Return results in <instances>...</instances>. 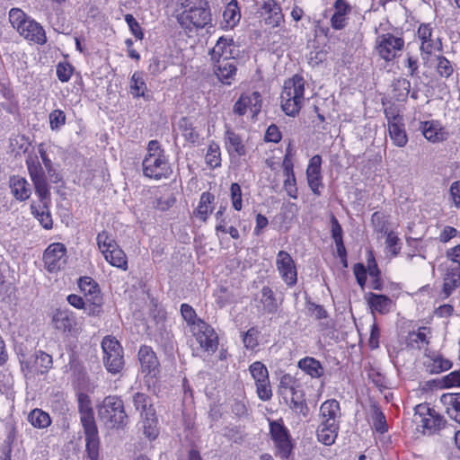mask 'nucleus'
<instances>
[{
	"label": "nucleus",
	"mask_w": 460,
	"mask_h": 460,
	"mask_svg": "<svg viewBox=\"0 0 460 460\" xmlns=\"http://www.w3.org/2000/svg\"><path fill=\"white\" fill-rule=\"evenodd\" d=\"M79 288L85 294L93 295V304L95 305H102V298L99 296V289L95 282L89 277L81 278L79 280Z\"/></svg>",
	"instance_id": "38"
},
{
	"label": "nucleus",
	"mask_w": 460,
	"mask_h": 460,
	"mask_svg": "<svg viewBox=\"0 0 460 460\" xmlns=\"http://www.w3.org/2000/svg\"><path fill=\"white\" fill-rule=\"evenodd\" d=\"M249 370L255 383L269 379V371L266 366L261 361L253 362L250 366Z\"/></svg>",
	"instance_id": "41"
},
{
	"label": "nucleus",
	"mask_w": 460,
	"mask_h": 460,
	"mask_svg": "<svg viewBox=\"0 0 460 460\" xmlns=\"http://www.w3.org/2000/svg\"><path fill=\"white\" fill-rule=\"evenodd\" d=\"M146 84L144 81L143 75L140 73H134L130 82V93L135 97H145V91Z\"/></svg>",
	"instance_id": "40"
},
{
	"label": "nucleus",
	"mask_w": 460,
	"mask_h": 460,
	"mask_svg": "<svg viewBox=\"0 0 460 460\" xmlns=\"http://www.w3.org/2000/svg\"><path fill=\"white\" fill-rule=\"evenodd\" d=\"M388 133L393 143L399 146L403 147L408 142V137L404 129V125L402 122L400 116H394V121H389Z\"/></svg>",
	"instance_id": "20"
},
{
	"label": "nucleus",
	"mask_w": 460,
	"mask_h": 460,
	"mask_svg": "<svg viewBox=\"0 0 460 460\" xmlns=\"http://www.w3.org/2000/svg\"><path fill=\"white\" fill-rule=\"evenodd\" d=\"M10 188L12 194L21 201L28 199L31 194L29 182L20 176L11 177Z\"/></svg>",
	"instance_id": "25"
},
{
	"label": "nucleus",
	"mask_w": 460,
	"mask_h": 460,
	"mask_svg": "<svg viewBox=\"0 0 460 460\" xmlns=\"http://www.w3.org/2000/svg\"><path fill=\"white\" fill-rule=\"evenodd\" d=\"M422 134L426 139L437 143L447 138V131L437 121H425L421 126Z\"/></svg>",
	"instance_id": "22"
},
{
	"label": "nucleus",
	"mask_w": 460,
	"mask_h": 460,
	"mask_svg": "<svg viewBox=\"0 0 460 460\" xmlns=\"http://www.w3.org/2000/svg\"><path fill=\"white\" fill-rule=\"evenodd\" d=\"M133 403L136 410H141V412H146L148 408H154L150 398L143 393H136L133 395Z\"/></svg>",
	"instance_id": "49"
},
{
	"label": "nucleus",
	"mask_w": 460,
	"mask_h": 460,
	"mask_svg": "<svg viewBox=\"0 0 460 460\" xmlns=\"http://www.w3.org/2000/svg\"><path fill=\"white\" fill-rule=\"evenodd\" d=\"M81 416V422L84 427V434H91V433H96L98 432L93 411L82 413Z\"/></svg>",
	"instance_id": "51"
},
{
	"label": "nucleus",
	"mask_w": 460,
	"mask_h": 460,
	"mask_svg": "<svg viewBox=\"0 0 460 460\" xmlns=\"http://www.w3.org/2000/svg\"><path fill=\"white\" fill-rule=\"evenodd\" d=\"M322 157L318 155H314L306 169V176L320 175L321 172Z\"/></svg>",
	"instance_id": "62"
},
{
	"label": "nucleus",
	"mask_w": 460,
	"mask_h": 460,
	"mask_svg": "<svg viewBox=\"0 0 460 460\" xmlns=\"http://www.w3.org/2000/svg\"><path fill=\"white\" fill-rule=\"evenodd\" d=\"M231 200L233 207L235 210L240 211L242 209V190L238 183H232L231 188Z\"/></svg>",
	"instance_id": "59"
},
{
	"label": "nucleus",
	"mask_w": 460,
	"mask_h": 460,
	"mask_svg": "<svg viewBox=\"0 0 460 460\" xmlns=\"http://www.w3.org/2000/svg\"><path fill=\"white\" fill-rule=\"evenodd\" d=\"M73 72L74 67L68 63L60 62L57 66V76L63 83L70 80Z\"/></svg>",
	"instance_id": "56"
},
{
	"label": "nucleus",
	"mask_w": 460,
	"mask_h": 460,
	"mask_svg": "<svg viewBox=\"0 0 460 460\" xmlns=\"http://www.w3.org/2000/svg\"><path fill=\"white\" fill-rule=\"evenodd\" d=\"M270 431L277 447L283 456H288L291 450V443L288 429L279 421L270 423Z\"/></svg>",
	"instance_id": "12"
},
{
	"label": "nucleus",
	"mask_w": 460,
	"mask_h": 460,
	"mask_svg": "<svg viewBox=\"0 0 460 460\" xmlns=\"http://www.w3.org/2000/svg\"><path fill=\"white\" fill-rule=\"evenodd\" d=\"M105 260L112 266L127 270L128 269V259L122 249L117 246H113L112 249L109 250L106 253H102Z\"/></svg>",
	"instance_id": "29"
},
{
	"label": "nucleus",
	"mask_w": 460,
	"mask_h": 460,
	"mask_svg": "<svg viewBox=\"0 0 460 460\" xmlns=\"http://www.w3.org/2000/svg\"><path fill=\"white\" fill-rule=\"evenodd\" d=\"M98 415L110 428L120 427L125 424L127 414L122 400L118 396H107L99 407Z\"/></svg>",
	"instance_id": "3"
},
{
	"label": "nucleus",
	"mask_w": 460,
	"mask_h": 460,
	"mask_svg": "<svg viewBox=\"0 0 460 460\" xmlns=\"http://www.w3.org/2000/svg\"><path fill=\"white\" fill-rule=\"evenodd\" d=\"M66 248L61 243H54L48 246L43 254V261L48 271L59 270L66 263Z\"/></svg>",
	"instance_id": "10"
},
{
	"label": "nucleus",
	"mask_w": 460,
	"mask_h": 460,
	"mask_svg": "<svg viewBox=\"0 0 460 460\" xmlns=\"http://www.w3.org/2000/svg\"><path fill=\"white\" fill-rule=\"evenodd\" d=\"M138 359L143 373L155 376L159 367V361L151 347L146 345L141 346L138 351Z\"/></svg>",
	"instance_id": "17"
},
{
	"label": "nucleus",
	"mask_w": 460,
	"mask_h": 460,
	"mask_svg": "<svg viewBox=\"0 0 460 460\" xmlns=\"http://www.w3.org/2000/svg\"><path fill=\"white\" fill-rule=\"evenodd\" d=\"M215 200V196L210 192H203L199 199V206L194 212L195 216L201 219L202 221H206L208 215L212 213L211 204Z\"/></svg>",
	"instance_id": "31"
},
{
	"label": "nucleus",
	"mask_w": 460,
	"mask_h": 460,
	"mask_svg": "<svg viewBox=\"0 0 460 460\" xmlns=\"http://www.w3.org/2000/svg\"><path fill=\"white\" fill-rule=\"evenodd\" d=\"M416 413L420 420V423L429 434H434L445 427L446 420L439 415L434 409L427 404H419L415 408Z\"/></svg>",
	"instance_id": "7"
},
{
	"label": "nucleus",
	"mask_w": 460,
	"mask_h": 460,
	"mask_svg": "<svg viewBox=\"0 0 460 460\" xmlns=\"http://www.w3.org/2000/svg\"><path fill=\"white\" fill-rule=\"evenodd\" d=\"M320 416L322 421L336 422V419L340 416V403L338 401L332 399L322 403L320 407Z\"/></svg>",
	"instance_id": "30"
},
{
	"label": "nucleus",
	"mask_w": 460,
	"mask_h": 460,
	"mask_svg": "<svg viewBox=\"0 0 460 460\" xmlns=\"http://www.w3.org/2000/svg\"><path fill=\"white\" fill-rule=\"evenodd\" d=\"M284 189L289 197L293 199L297 198V188L295 175L286 176V180L284 181Z\"/></svg>",
	"instance_id": "64"
},
{
	"label": "nucleus",
	"mask_w": 460,
	"mask_h": 460,
	"mask_svg": "<svg viewBox=\"0 0 460 460\" xmlns=\"http://www.w3.org/2000/svg\"><path fill=\"white\" fill-rule=\"evenodd\" d=\"M452 367V362L442 356H435L432 358V364L430 365V371L432 373H440L446 370L450 369Z\"/></svg>",
	"instance_id": "50"
},
{
	"label": "nucleus",
	"mask_w": 460,
	"mask_h": 460,
	"mask_svg": "<svg viewBox=\"0 0 460 460\" xmlns=\"http://www.w3.org/2000/svg\"><path fill=\"white\" fill-rule=\"evenodd\" d=\"M333 7L334 13L331 18L332 27L341 30L347 24V15L351 12V6L345 0H336Z\"/></svg>",
	"instance_id": "21"
},
{
	"label": "nucleus",
	"mask_w": 460,
	"mask_h": 460,
	"mask_svg": "<svg viewBox=\"0 0 460 460\" xmlns=\"http://www.w3.org/2000/svg\"><path fill=\"white\" fill-rule=\"evenodd\" d=\"M55 328L61 332H70L75 324V318L68 309H57L52 316Z\"/></svg>",
	"instance_id": "24"
},
{
	"label": "nucleus",
	"mask_w": 460,
	"mask_h": 460,
	"mask_svg": "<svg viewBox=\"0 0 460 460\" xmlns=\"http://www.w3.org/2000/svg\"><path fill=\"white\" fill-rule=\"evenodd\" d=\"M259 331L250 328L243 335V341L247 349H253L258 345Z\"/></svg>",
	"instance_id": "58"
},
{
	"label": "nucleus",
	"mask_w": 460,
	"mask_h": 460,
	"mask_svg": "<svg viewBox=\"0 0 460 460\" xmlns=\"http://www.w3.org/2000/svg\"><path fill=\"white\" fill-rule=\"evenodd\" d=\"M192 331L201 349L208 354H212L217 349L218 338L210 325L199 319Z\"/></svg>",
	"instance_id": "8"
},
{
	"label": "nucleus",
	"mask_w": 460,
	"mask_h": 460,
	"mask_svg": "<svg viewBox=\"0 0 460 460\" xmlns=\"http://www.w3.org/2000/svg\"><path fill=\"white\" fill-rule=\"evenodd\" d=\"M261 303L262 304L264 312L274 314L278 311V302L275 294L269 287H263L261 291Z\"/></svg>",
	"instance_id": "34"
},
{
	"label": "nucleus",
	"mask_w": 460,
	"mask_h": 460,
	"mask_svg": "<svg viewBox=\"0 0 460 460\" xmlns=\"http://www.w3.org/2000/svg\"><path fill=\"white\" fill-rule=\"evenodd\" d=\"M256 385V392L258 397L262 401H269L272 397L271 386L270 384V379L257 382Z\"/></svg>",
	"instance_id": "55"
},
{
	"label": "nucleus",
	"mask_w": 460,
	"mask_h": 460,
	"mask_svg": "<svg viewBox=\"0 0 460 460\" xmlns=\"http://www.w3.org/2000/svg\"><path fill=\"white\" fill-rule=\"evenodd\" d=\"M181 313L183 319L188 323V324L192 325L193 329L199 320L196 319L197 314L195 310L188 304H182L181 306Z\"/></svg>",
	"instance_id": "60"
},
{
	"label": "nucleus",
	"mask_w": 460,
	"mask_h": 460,
	"mask_svg": "<svg viewBox=\"0 0 460 460\" xmlns=\"http://www.w3.org/2000/svg\"><path fill=\"white\" fill-rule=\"evenodd\" d=\"M293 385H296V380L294 379V377L291 375L286 374V375L282 376V377L280 378V382H279V394L284 396L287 395L288 390L293 389Z\"/></svg>",
	"instance_id": "63"
},
{
	"label": "nucleus",
	"mask_w": 460,
	"mask_h": 460,
	"mask_svg": "<svg viewBox=\"0 0 460 460\" xmlns=\"http://www.w3.org/2000/svg\"><path fill=\"white\" fill-rule=\"evenodd\" d=\"M103 362L111 373H119L124 366L123 349L119 342L111 336H106L102 341Z\"/></svg>",
	"instance_id": "4"
},
{
	"label": "nucleus",
	"mask_w": 460,
	"mask_h": 460,
	"mask_svg": "<svg viewBox=\"0 0 460 460\" xmlns=\"http://www.w3.org/2000/svg\"><path fill=\"white\" fill-rule=\"evenodd\" d=\"M429 332L426 327L419 328L417 332H411L407 337V345L412 349H420L423 345L429 344L427 334Z\"/></svg>",
	"instance_id": "36"
},
{
	"label": "nucleus",
	"mask_w": 460,
	"mask_h": 460,
	"mask_svg": "<svg viewBox=\"0 0 460 460\" xmlns=\"http://www.w3.org/2000/svg\"><path fill=\"white\" fill-rule=\"evenodd\" d=\"M297 366L312 378H319L324 374V368L320 361L312 357H305L300 359Z\"/></svg>",
	"instance_id": "27"
},
{
	"label": "nucleus",
	"mask_w": 460,
	"mask_h": 460,
	"mask_svg": "<svg viewBox=\"0 0 460 460\" xmlns=\"http://www.w3.org/2000/svg\"><path fill=\"white\" fill-rule=\"evenodd\" d=\"M177 20L182 26H186V28H189L188 22L196 28L206 27L208 24H210L212 20L208 4L191 10H184L178 15Z\"/></svg>",
	"instance_id": "9"
},
{
	"label": "nucleus",
	"mask_w": 460,
	"mask_h": 460,
	"mask_svg": "<svg viewBox=\"0 0 460 460\" xmlns=\"http://www.w3.org/2000/svg\"><path fill=\"white\" fill-rule=\"evenodd\" d=\"M377 230L381 233L384 232L385 234H387L385 242L387 248L392 252L394 255H396L399 250L401 249L400 246L397 247V245L399 244V238L397 237V235L392 231L388 232L385 225H382L379 228H377Z\"/></svg>",
	"instance_id": "47"
},
{
	"label": "nucleus",
	"mask_w": 460,
	"mask_h": 460,
	"mask_svg": "<svg viewBox=\"0 0 460 460\" xmlns=\"http://www.w3.org/2000/svg\"><path fill=\"white\" fill-rule=\"evenodd\" d=\"M97 244L102 253H106L109 250L112 249L113 246H117L115 240L105 231L98 234Z\"/></svg>",
	"instance_id": "46"
},
{
	"label": "nucleus",
	"mask_w": 460,
	"mask_h": 460,
	"mask_svg": "<svg viewBox=\"0 0 460 460\" xmlns=\"http://www.w3.org/2000/svg\"><path fill=\"white\" fill-rule=\"evenodd\" d=\"M28 421L37 429H45L51 424V419L46 411L41 409H33L28 415Z\"/></svg>",
	"instance_id": "35"
},
{
	"label": "nucleus",
	"mask_w": 460,
	"mask_h": 460,
	"mask_svg": "<svg viewBox=\"0 0 460 460\" xmlns=\"http://www.w3.org/2000/svg\"><path fill=\"white\" fill-rule=\"evenodd\" d=\"M305 81L300 75H294L284 84L281 93V108L288 116H296L302 107Z\"/></svg>",
	"instance_id": "2"
},
{
	"label": "nucleus",
	"mask_w": 460,
	"mask_h": 460,
	"mask_svg": "<svg viewBox=\"0 0 460 460\" xmlns=\"http://www.w3.org/2000/svg\"><path fill=\"white\" fill-rule=\"evenodd\" d=\"M338 429L337 422L322 421L316 431L317 438L321 443L331 446L335 442Z\"/></svg>",
	"instance_id": "23"
},
{
	"label": "nucleus",
	"mask_w": 460,
	"mask_h": 460,
	"mask_svg": "<svg viewBox=\"0 0 460 460\" xmlns=\"http://www.w3.org/2000/svg\"><path fill=\"white\" fill-rule=\"evenodd\" d=\"M17 31L24 37L26 40L34 41L38 44H44L47 40L45 31L40 25V23L28 18L26 22H23L22 25Z\"/></svg>",
	"instance_id": "15"
},
{
	"label": "nucleus",
	"mask_w": 460,
	"mask_h": 460,
	"mask_svg": "<svg viewBox=\"0 0 460 460\" xmlns=\"http://www.w3.org/2000/svg\"><path fill=\"white\" fill-rule=\"evenodd\" d=\"M458 286H460V269L456 267L447 268L444 277V292L448 296Z\"/></svg>",
	"instance_id": "32"
},
{
	"label": "nucleus",
	"mask_w": 460,
	"mask_h": 460,
	"mask_svg": "<svg viewBox=\"0 0 460 460\" xmlns=\"http://www.w3.org/2000/svg\"><path fill=\"white\" fill-rule=\"evenodd\" d=\"M440 401L446 406L448 416L460 423V393L445 394L441 396Z\"/></svg>",
	"instance_id": "26"
},
{
	"label": "nucleus",
	"mask_w": 460,
	"mask_h": 460,
	"mask_svg": "<svg viewBox=\"0 0 460 460\" xmlns=\"http://www.w3.org/2000/svg\"><path fill=\"white\" fill-rule=\"evenodd\" d=\"M206 163L211 168L218 167L221 164L220 148L217 144L209 145L206 155Z\"/></svg>",
	"instance_id": "43"
},
{
	"label": "nucleus",
	"mask_w": 460,
	"mask_h": 460,
	"mask_svg": "<svg viewBox=\"0 0 460 460\" xmlns=\"http://www.w3.org/2000/svg\"><path fill=\"white\" fill-rule=\"evenodd\" d=\"M437 72L438 74L444 78H448L452 75L454 72V67L451 62L443 56L437 57Z\"/></svg>",
	"instance_id": "45"
},
{
	"label": "nucleus",
	"mask_w": 460,
	"mask_h": 460,
	"mask_svg": "<svg viewBox=\"0 0 460 460\" xmlns=\"http://www.w3.org/2000/svg\"><path fill=\"white\" fill-rule=\"evenodd\" d=\"M86 451L91 460L99 458V437L98 432L85 434Z\"/></svg>",
	"instance_id": "39"
},
{
	"label": "nucleus",
	"mask_w": 460,
	"mask_h": 460,
	"mask_svg": "<svg viewBox=\"0 0 460 460\" xmlns=\"http://www.w3.org/2000/svg\"><path fill=\"white\" fill-rule=\"evenodd\" d=\"M180 128H181L182 135L187 141L190 143H196L199 141V134L185 119L181 121Z\"/></svg>",
	"instance_id": "53"
},
{
	"label": "nucleus",
	"mask_w": 460,
	"mask_h": 460,
	"mask_svg": "<svg viewBox=\"0 0 460 460\" xmlns=\"http://www.w3.org/2000/svg\"><path fill=\"white\" fill-rule=\"evenodd\" d=\"M277 269L288 286H294L297 280L296 264L289 253L279 252L276 260Z\"/></svg>",
	"instance_id": "11"
},
{
	"label": "nucleus",
	"mask_w": 460,
	"mask_h": 460,
	"mask_svg": "<svg viewBox=\"0 0 460 460\" xmlns=\"http://www.w3.org/2000/svg\"><path fill=\"white\" fill-rule=\"evenodd\" d=\"M158 420L155 408H148L146 412H141V427L144 435L150 440H154L159 434Z\"/></svg>",
	"instance_id": "19"
},
{
	"label": "nucleus",
	"mask_w": 460,
	"mask_h": 460,
	"mask_svg": "<svg viewBox=\"0 0 460 460\" xmlns=\"http://www.w3.org/2000/svg\"><path fill=\"white\" fill-rule=\"evenodd\" d=\"M125 21L128 23L130 31L135 36L137 40H142L144 38V33L142 28L140 27L138 22L135 19V17L128 13L125 15Z\"/></svg>",
	"instance_id": "57"
},
{
	"label": "nucleus",
	"mask_w": 460,
	"mask_h": 460,
	"mask_svg": "<svg viewBox=\"0 0 460 460\" xmlns=\"http://www.w3.org/2000/svg\"><path fill=\"white\" fill-rule=\"evenodd\" d=\"M22 371L25 376L28 374H39L38 366L36 365V353L29 358H22L20 359Z\"/></svg>",
	"instance_id": "48"
},
{
	"label": "nucleus",
	"mask_w": 460,
	"mask_h": 460,
	"mask_svg": "<svg viewBox=\"0 0 460 460\" xmlns=\"http://www.w3.org/2000/svg\"><path fill=\"white\" fill-rule=\"evenodd\" d=\"M262 10L268 14L266 22L271 26H278L283 19L281 8L274 0L264 1Z\"/></svg>",
	"instance_id": "28"
},
{
	"label": "nucleus",
	"mask_w": 460,
	"mask_h": 460,
	"mask_svg": "<svg viewBox=\"0 0 460 460\" xmlns=\"http://www.w3.org/2000/svg\"><path fill=\"white\" fill-rule=\"evenodd\" d=\"M442 49V42L439 38L430 39L429 41L421 42L420 50L427 55H430L435 50Z\"/></svg>",
	"instance_id": "61"
},
{
	"label": "nucleus",
	"mask_w": 460,
	"mask_h": 460,
	"mask_svg": "<svg viewBox=\"0 0 460 460\" xmlns=\"http://www.w3.org/2000/svg\"><path fill=\"white\" fill-rule=\"evenodd\" d=\"M26 164L35 188V192L40 202L39 206L31 204V213L45 229H51L53 220L49 211L50 191L45 172L37 156H30L26 160Z\"/></svg>",
	"instance_id": "1"
},
{
	"label": "nucleus",
	"mask_w": 460,
	"mask_h": 460,
	"mask_svg": "<svg viewBox=\"0 0 460 460\" xmlns=\"http://www.w3.org/2000/svg\"><path fill=\"white\" fill-rule=\"evenodd\" d=\"M288 406L295 413L303 417H307L309 414V408L306 404L304 392L294 393Z\"/></svg>",
	"instance_id": "37"
},
{
	"label": "nucleus",
	"mask_w": 460,
	"mask_h": 460,
	"mask_svg": "<svg viewBox=\"0 0 460 460\" xmlns=\"http://www.w3.org/2000/svg\"><path fill=\"white\" fill-rule=\"evenodd\" d=\"M236 46L234 43L233 39H227L220 37L217 41L216 45L210 51L212 60L217 59H232L234 58V49Z\"/></svg>",
	"instance_id": "18"
},
{
	"label": "nucleus",
	"mask_w": 460,
	"mask_h": 460,
	"mask_svg": "<svg viewBox=\"0 0 460 460\" xmlns=\"http://www.w3.org/2000/svg\"><path fill=\"white\" fill-rule=\"evenodd\" d=\"M52 357L41 350L36 352V365L38 366L39 374H44L52 367Z\"/></svg>",
	"instance_id": "44"
},
{
	"label": "nucleus",
	"mask_w": 460,
	"mask_h": 460,
	"mask_svg": "<svg viewBox=\"0 0 460 460\" xmlns=\"http://www.w3.org/2000/svg\"><path fill=\"white\" fill-rule=\"evenodd\" d=\"M225 146L229 155L233 158H239L246 155V148L242 137L230 128L225 132Z\"/></svg>",
	"instance_id": "16"
},
{
	"label": "nucleus",
	"mask_w": 460,
	"mask_h": 460,
	"mask_svg": "<svg viewBox=\"0 0 460 460\" xmlns=\"http://www.w3.org/2000/svg\"><path fill=\"white\" fill-rule=\"evenodd\" d=\"M215 62V75L217 79L224 84L230 85L232 81L234 79L236 75L237 67H236V59H217L213 60Z\"/></svg>",
	"instance_id": "13"
},
{
	"label": "nucleus",
	"mask_w": 460,
	"mask_h": 460,
	"mask_svg": "<svg viewBox=\"0 0 460 460\" xmlns=\"http://www.w3.org/2000/svg\"><path fill=\"white\" fill-rule=\"evenodd\" d=\"M404 46V40L390 32L381 34L376 40V50L385 61L395 58Z\"/></svg>",
	"instance_id": "5"
},
{
	"label": "nucleus",
	"mask_w": 460,
	"mask_h": 460,
	"mask_svg": "<svg viewBox=\"0 0 460 460\" xmlns=\"http://www.w3.org/2000/svg\"><path fill=\"white\" fill-rule=\"evenodd\" d=\"M261 94L253 92L251 94H243L234 106V112L240 116L244 115L249 109L253 114L261 111Z\"/></svg>",
	"instance_id": "14"
},
{
	"label": "nucleus",
	"mask_w": 460,
	"mask_h": 460,
	"mask_svg": "<svg viewBox=\"0 0 460 460\" xmlns=\"http://www.w3.org/2000/svg\"><path fill=\"white\" fill-rule=\"evenodd\" d=\"M66 123V114L61 110H54L49 113V125L52 130H58Z\"/></svg>",
	"instance_id": "52"
},
{
	"label": "nucleus",
	"mask_w": 460,
	"mask_h": 460,
	"mask_svg": "<svg viewBox=\"0 0 460 460\" xmlns=\"http://www.w3.org/2000/svg\"><path fill=\"white\" fill-rule=\"evenodd\" d=\"M143 172L146 177L160 180L169 178L172 170L165 155H146L143 163Z\"/></svg>",
	"instance_id": "6"
},
{
	"label": "nucleus",
	"mask_w": 460,
	"mask_h": 460,
	"mask_svg": "<svg viewBox=\"0 0 460 460\" xmlns=\"http://www.w3.org/2000/svg\"><path fill=\"white\" fill-rule=\"evenodd\" d=\"M223 16L228 25H234L239 21L241 15L235 0L226 5Z\"/></svg>",
	"instance_id": "42"
},
{
	"label": "nucleus",
	"mask_w": 460,
	"mask_h": 460,
	"mask_svg": "<svg viewBox=\"0 0 460 460\" xmlns=\"http://www.w3.org/2000/svg\"><path fill=\"white\" fill-rule=\"evenodd\" d=\"M28 16L20 9L13 8L9 12V20L13 27L19 30L23 22L28 20Z\"/></svg>",
	"instance_id": "54"
},
{
	"label": "nucleus",
	"mask_w": 460,
	"mask_h": 460,
	"mask_svg": "<svg viewBox=\"0 0 460 460\" xmlns=\"http://www.w3.org/2000/svg\"><path fill=\"white\" fill-rule=\"evenodd\" d=\"M368 304L372 310L380 314H386L392 306V300L385 295L369 294Z\"/></svg>",
	"instance_id": "33"
}]
</instances>
